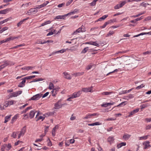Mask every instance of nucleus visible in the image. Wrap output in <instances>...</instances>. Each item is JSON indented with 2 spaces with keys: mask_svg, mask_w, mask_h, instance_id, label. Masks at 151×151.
Masks as SVG:
<instances>
[{
  "mask_svg": "<svg viewBox=\"0 0 151 151\" xmlns=\"http://www.w3.org/2000/svg\"><path fill=\"white\" fill-rule=\"evenodd\" d=\"M33 68V67L32 66H27L22 68V69L24 70H28L29 69H32Z\"/></svg>",
  "mask_w": 151,
  "mask_h": 151,
  "instance_id": "393cba45",
  "label": "nucleus"
},
{
  "mask_svg": "<svg viewBox=\"0 0 151 151\" xmlns=\"http://www.w3.org/2000/svg\"><path fill=\"white\" fill-rule=\"evenodd\" d=\"M126 145V143L125 142H122L118 144L117 145L118 148H121L123 146H124Z\"/></svg>",
  "mask_w": 151,
  "mask_h": 151,
  "instance_id": "412c9836",
  "label": "nucleus"
},
{
  "mask_svg": "<svg viewBox=\"0 0 151 151\" xmlns=\"http://www.w3.org/2000/svg\"><path fill=\"white\" fill-rule=\"evenodd\" d=\"M64 75V78H65L70 80L71 79V77H70V74L66 72H64L63 73Z\"/></svg>",
  "mask_w": 151,
  "mask_h": 151,
  "instance_id": "f8f14e48",
  "label": "nucleus"
},
{
  "mask_svg": "<svg viewBox=\"0 0 151 151\" xmlns=\"http://www.w3.org/2000/svg\"><path fill=\"white\" fill-rule=\"evenodd\" d=\"M151 129V124L146 126L145 127V129L147 130Z\"/></svg>",
  "mask_w": 151,
  "mask_h": 151,
  "instance_id": "4d7b16f0",
  "label": "nucleus"
},
{
  "mask_svg": "<svg viewBox=\"0 0 151 151\" xmlns=\"http://www.w3.org/2000/svg\"><path fill=\"white\" fill-rule=\"evenodd\" d=\"M10 62V61L8 60H4V63L0 65L2 69L4 68L6 66L8 65L9 64V63Z\"/></svg>",
  "mask_w": 151,
  "mask_h": 151,
  "instance_id": "0eeeda50",
  "label": "nucleus"
},
{
  "mask_svg": "<svg viewBox=\"0 0 151 151\" xmlns=\"http://www.w3.org/2000/svg\"><path fill=\"white\" fill-rule=\"evenodd\" d=\"M120 8H121V7L119 4H117L114 7V8L115 9H118Z\"/></svg>",
  "mask_w": 151,
  "mask_h": 151,
  "instance_id": "3c124183",
  "label": "nucleus"
},
{
  "mask_svg": "<svg viewBox=\"0 0 151 151\" xmlns=\"http://www.w3.org/2000/svg\"><path fill=\"white\" fill-rule=\"evenodd\" d=\"M81 93V91H79L77 92H75L73 93V95L71 96V98L73 99L76 98L79 96Z\"/></svg>",
  "mask_w": 151,
  "mask_h": 151,
  "instance_id": "39448f33",
  "label": "nucleus"
},
{
  "mask_svg": "<svg viewBox=\"0 0 151 151\" xmlns=\"http://www.w3.org/2000/svg\"><path fill=\"white\" fill-rule=\"evenodd\" d=\"M124 67L128 70H130L134 68L135 67V66H134V64L133 63H127V62L126 63V65Z\"/></svg>",
  "mask_w": 151,
  "mask_h": 151,
  "instance_id": "f03ea898",
  "label": "nucleus"
},
{
  "mask_svg": "<svg viewBox=\"0 0 151 151\" xmlns=\"http://www.w3.org/2000/svg\"><path fill=\"white\" fill-rule=\"evenodd\" d=\"M49 3V2L48 1H47L45 2L43 4H41L40 5L37 6V7H36L35 8V9H40V8H41L45 6Z\"/></svg>",
  "mask_w": 151,
  "mask_h": 151,
  "instance_id": "1a4fd4ad",
  "label": "nucleus"
},
{
  "mask_svg": "<svg viewBox=\"0 0 151 151\" xmlns=\"http://www.w3.org/2000/svg\"><path fill=\"white\" fill-rule=\"evenodd\" d=\"M58 128V126L57 125L55 126L53 128L52 131L54 132V133H55L56 132V130Z\"/></svg>",
  "mask_w": 151,
  "mask_h": 151,
  "instance_id": "8fccbe9b",
  "label": "nucleus"
},
{
  "mask_svg": "<svg viewBox=\"0 0 151 151\" xmlns=\"http://www.w3.org/2000/svg\"><path fill=\"white\" fill-rule=\"evenodd\" d=\"M91 45L96 46L97 47H99V44L97 43V41L95 42H91Z\"/></svg>",
  "mask_w": 151,
  "mask_h": 151,
  "instance_id": "7c9ffc66",
  "label": "nucleus"
},
{
  "mask_svg": "<svg viewBox=\"0 0 151 151\" xmlns=\"http://www.w3.org/2000/svg\"><path fill=\"white\" fill-rule=\"evenodd\" d=\"M26 132V127H23L21 131L20 132V133L19 134L20 135H21L22 136H23L24 135L25 133Z\"/></svg>",
  "mask_w": 151,
  "mask_h": 151,
  "instance_id": "4be33fe9",
  "label": "nucleus"
},
{
  "mask_svg": "<svg viewBox=\"0 0 151 151\" xmlns=\"http://www.w3.org/2000/svg\"><path fill=\"white\" fill-rule=\"evenodd\" d=\"M37 9H35V8L34 9L31 8L29 10V11H30V12L35 14L37 12Z\"/></svg>",
  "mask_w": 151,
  "mask_h": 151,
  "instance_id": "bb28decb",
  "label": "nucleus"
},
{
  "mask_svg": "<svg viewBox=\"0 0 151 151\" xmlns=\"http://www.w3.org/2000/svg\"><path fill=\"white\" fill-rule=\"evenodd\" d=\"M108 103H107L106 104H104L103 103V104L101 105V106L102 107H106L109 106V104H108Z\"/></svg>",
  "mask_w": 151,
  "mask_h": 151,
  "instance_id": "6e6d98bb",
  "label": "nucleus"
},
{
  "mask_svg": "<svg viewBox=\"0 0 151 151\" xmlns=\"http://www.w3.org/2000/svg\"><path fill=\"white\" fill-rule=\"evenodd\" d=\"M108 22L109 23V24L112 22H116V19H111L109 21H108Z\"/></svg>",
  "mask_w": 151,
  "mask_h": 151,
  "instance_id": "ea45409f",
  "label": "nucleus"
},
{
  "mask_svg": "<svg viewBox=\"0 0 151 151\" xmlns=\"http://www.w3.org/2000/svg\"><path fill=\"white\" fill-rule=\"evenodd\" d=\"M59 102H57L55 104V109H59L62 106V104H58Z\"/></svg>",
  "mask_w": 151,
  "mask_h": 151,
  "instance_id": "b1692460",
  "label": "nucleus"
},
{
  "mask_svg": "<svg viewBox=\"0 0 151 151\" xmlns=\"http://www.w3.org/2000/svg\"><path fill=\"white\" fill-rule=\"evenodd\" d=\"M42 94H37L31 98L30 100H39L41 97Z\"/></svg>",
  "mask_w": 151,
  "mask_h": 151,
  "instance_id": "7ed1b4c3",
  "label": "nucleus"
},
{
  "mask_svg": "<svg viewBox=\"0 0 151 151\" xmlns=\"http://www.w3.org/2000/svg\"><path fill=\"white\" fill-rule=\"evenodd\" d=\"M109 24V23L108 22H106L102 26L100 27L101 28H104L106 27V26Z\"/></svg>",
  "mask_w": 151,
  "mask_h": 151,
  "instance_id": "37998d69",
  "label": "nucleus"
},
{
  "mask_svg": "<svg viewBox=\"0 0 151 151\" xmlns=\"http://www.w3.org/2000/svg\"><path fill=\"white\" fill-rule=\"evenodd\" d=\"M114 140L113 137H109L107 139L108 141L109 142H113Z\"/></svg>",
  "mask_w": 151,
  "mask_h": 151,
  "instance_id": "f704fd0d",
  "label": "nucleus"
},
{
  "mask_svg": "<svg viewBox=\"0 0 151 151\" xmlns=\"http://www.w3.org/2000/svg\"><path fill=\"white\" fill-rule=\"evenodd\" d=\"M134 97V94H129L127 96H125V99H131L133 98Z\"/></svg>",
  "mask_w": 151,
  "mask_h": 151,
  "instance_id": "cd10ccee",
  "label": "nucleus"
},
{
  "mask_svg": "<svg viewBox=\"0 0 151 151\" xmlns=\"http://www.w3.org/2000/svg\"><path fill=\"white\" fill-rule=\"evenodd\" d=\"M78 11V10L77 9H75L73 11L71 12L68 13V15H71L73 14H74L75 13H76Z\"/></svg>",
  "mask_w": 151,
  "mask_h": 151,
  "instance_id": "e433bc0d",
  "label": "nucleus"
},
{
  "mask_svg": "<svg viewBox=\"0 0 151 151\" xmlns=\"http://www.w3.org/2000/svg\"><path fill=\"white\" fill-rule=\"evenodd\" d=\"M48 88L50 90L54 89V85L52 83L50 82V83Z\"/></svg>",
  "mask_w": 151,
  "mask_h": 151,
  "instance_id": "c756f323",
  "label": "nucleus"
},
{
  "mask_svg": "<svg viewBox=\"0 0 151 151\" xmlns=\"http://www.w3.org/2000/svg\"><path fill=\"white\" fill-rule=\"evenodd\" d=\"M146 34H149L150 35H151V31L150 32H148L142 33H141L140 34H139L138 35L134 36L133 37H138L140 35H146Z\"/></svg>",
  "mask_w": 151,
  "mask_h": 151,
  "instance_id": "4468645a",
  "label": "nucleus"
},
{
  "mask_svg": "<svg viewBox=\"0 0 151 151\" xmlns=\"http://www.w3.org/2000/svg\"><path fill=\"white\" fill-rule=\"evenodd\" d=\"M98 50H96V49H94L93 48V49H89V52H94V51H96Z\"/></svg>",
  "mask_w": 151,
  "mask_h": 151,
  "instance_id": "680f3d73",
  "label": "nucleus"
},
{
  "mask_svg": "<svg viewBox=\"0 0 151 151\" xmlns=\"http://www.w3.org/2000/svg\"><path fill=\"white\" fill-rule=\"evenodd\" d=\"M28 105V104L26 103L24 105L22 106L19 107V109H22L23 108H24L25 106H27Z\"/></svg>",
  "mask_w": 151,
  "mask_h": 151,
  "instance_id": "e2e57ef3",
  "label": "nucleus"
},
{
  "mask_svg": "<svg viewBox=\"0 0 151 151\" xmlns=\"http://www.w3.org/2000/svg\"><path fill=\"white\" fill-rule=\"evenodd\" d=\"M88 48H89L88 47H85L81 52V53L83 54L86 53L87 51L89 50Z\"/></svg>",
  "mask_w": 151,
  "mask_h": 151,
  "instance_id": "c85d7f7f",
  "label": "nucleus"
},
{
  "mask_svg": "<svg viewBox=\"0 0 151 151\" xmlns=\"http://www.w3.org/2000/svg\"><path fill=\"white\" fill-rule=\"evenodd\" d=\"M22 92V91H20L13 92V95H14L13 96H14V97H16L21 94Z\"/></svg>",
  "mask_w": 151,
  "mask_h": 151,
  "instance_id": "f3484780",
  "label": "nucleus"
},
{
  "mask_svg": "<svg viewBox=\"0 0 151 151\" xmlns=\"http://www.w3.org/2000/svg\"><path fill=\"white\" fill-rule=\"evenodd\" d=\"M151 20V16H149L148 17H147L146 19H145L144 20L145 21H147L148 20Z\"/></svg>",
  "mask_w": 151,
  "mask_h": 151,
  "instance_id": "774afa93",
  "label": "nucleus"
},
{
  "mask_svg": "<svg viewBox=\"0 0 151 151\" xmlns=\"http://www.w3.org/2000/svg\"><path fill=\"white\" fill-rule=\"evenodd\" d=\"M35 112L36 111L35 110H34L33 111L32 110L30 111L29 113V117L30 119H32L34 117Z\"/></svg>",
  "mask_w": 151,
  "mask_h": 151,
  "instance_id": "a211bd4d",
  "label": "nucleus"
},
{
  "mask_svg": "<svg viewBox=\"0 0 151 151\" xmlns=\"http://www.w3.org/2000/svg\"><path fill=\"white\" fill-rule=\"evenodd\" d=\"M150 142L149 141H147L144 142L143 143V145L144 146L143 149H146L148 147H151V146L150 145Z\"/></svg>",
  "mask_w": 151,
  "mask_h": 151,
  "instance_id": "423d86ee",
  "label": "nucleus"
},
{
  "mask_svg": "<svg viewBox=\"0 0 151 151\" xmlns=\"http://www.w3.org/2000/svg\"><path fill=\"white\" fill-rule=\"evenodd\" d=\"M10 9L7 8L3 10L0 11V14H6L7 12L10 10Z\"/></svg>",
  "mask_w": 151,
  "mask_h": 151,
  "instance_id": "dca6fc26",
  "label": "nucleus"
},
{
  "mask_svg": "<svg viewBox=\"0 0 151 151\" xmlns=\"http://www.w3.org/2000/svg\"><path fill=\"white\" fill-rule=\"evenodd\" d=\"M114 33L113 31H110L107 34L106 37L110 36Z\"/></svg>",
  "mask_w": 151,
  "mask_h": 151,
  "instance_id": "58836bf2",
  "label": "nucleus"
},
{
  "mask_svg": "<svg viewBox=\"0 0 151 151\" xmlns=\"http://www.w3.org/2000/svg\"><path fill=\"white\" fill-rule=\"evenodd\" d=\"M145 86L144 85V84H142L141 85H139L135 89L137 90H138L141 88H142L143 87H144Z\"/></svg>",
  "mask_w": 151,
  "mask_h": 151,
  "instance_id": "c9c22d12",
  "label": "nucleus"
},
{
  "mask_svg": "<svg viewBox=\"0 0 151 151\" xmlns=\"http://www.w3.org/2000/svg\"><path fill=\"white\" fill-rule=\"evenodd\" d=\"M143 53L144 55L151 54V51H147L143 52Z\"/></svg>",
  "mask_w": 151,
  "mask_h": 151,
  "instance_id": "0e129e2a",
  "label": "nucleus"
},
{
  "mask_svg": "<svg viewBox=\"0 0 151 151\" xmlns=\"http://www.w3.org/2000/svg\"><path fill=\"white\" fill-rule=\"evenodd\" d=\"M118 71V69H116L114 70L113 71L110 72L109 73H107L106 75V76H107L108 75H109V74H111V73H115V72H117Z\"/></svg>",
  "mask_w": 151,
  "mask_h": 151,
  "instance_id": "c03bdc74",
  "label": "nucleus"
},
{
  "mask_svg": "<svg viewBox=\"0 0 151 151\" xmlns=\"http://www.w3.org/2000/svg\"><path fill=\"white\" fill-rule=\"evenodd\" d=\"M149 136V135H148L145 136L140 137H139V140H140L146 139Z\"/></svg>",
  "mask_w": 151,
  "mask_h": 151,
  "instance_id": "473e14b6",
  "label": "nucleus"
},
{
  "mask_svg": "<svg viewBox=\"0 0 151 151\" xmlns=\"http://www.w3.org/2000/svg\"><path fill=\"white\" fill-rule=\"evenodd\" d=\"M85 27L83 25L77 29L73 33V35H76L77 33H80L81 32H83L86 31Z\"/></svg>",
  "mask_w": 151,
  "mask_h": 151,
  "instance_id": "f257e3e1",
  "label": "nucleus"
},
{
  "mask_svg": "<svg viewBox=\"0 0 151 151\" xmlns=\"http://www.w3.org/2000/svg\"><path fill=\"white\" fill-rule=\"evenodd\" d=\"M18 114H17L16 115H15L14 117L12 119L11 122V123L13 124L14 122L16 121L18 117Z\"/></svg>",
  "mask_w": 151,
  "mask_h": 151,
  "instance_id": "6ab92c4d",
  "label": "nucleus"
},
{
  "mask_svg": "<svg viewBox=\"0 0 151 151\" xmlns=\"http://www.w3.org/2000/svg\"><path fill=\"white\" fill-rule=\"evenodd\" d=\"M6 144H4L2 146L1 148V151H4L5 148L6 147Z\"/></svg>",
  "mask_w": 151,
  "mask_h": 151,
  "instance_id": "09e8293b",
  "label": "nucleus"
},
{
  "mask_svg": "<svg viewBox=\"0 0 151 151\" xmlns=\"http://www.w3.org/2000/svg\"><path fill=\"white\" fill-rule=\"evenodd\" d=\"M14 101L12 100L11 101H7L6 102H7V103H8V104H9V105H12L14 103Z\"/></svg>",
  "mask_w": 151,
  "mask_h": 151,
  "instance_id": "5fc2aeb1",
  "label": "nucleus"
},
{
  "mask_svg": "<svg viewBox=\"0 0 151 151\" xmlns=\"http://www.w3.org/2000/svg\"><path fill=\"white\" fill-rule=\"evenodd\" d=\"M18 132H14L12 134V137H13L14 138H15L16 137L17 134Z\"/></svg>",
  "mask_w": 151,
  "mask_h": 151,
  "instance_id": "79ce46f5",
  "label": "nucleus"
},
{
  "mask_svg": "<svg viewBox=\"0 0 151 151\" xmlns=\"http://www.w3.org/2000/svg\"><path fill=\"white\" fill-rule=\"evenodd\" d=\"M49 126H45V134H46V133L48 132V128Z\"/></svg>",
  "mask_w": 151,
  "mask_h": 151,
  "instance_id": "864d4df0",
  "label": "nucleus"
},
{
  "mask_svg": "<svg viewBox=\"0 0 151 151\" xmlns=\"http://www.w3.org/2000/svg\"><path fill=\"white\" fill-rule=\"evenodd\" d=\"M8 28L7 27H3L2 29L0 30V34L2 33L4 31L7 30Z\"/></svg>",
  "mask_w": 151,
  "mask_h": 151,
  "instance_id": "4c0bfd02",
  "label": "nucleus"
},
{
  "mask_svg": "<svg viewBox=\"0 0 151 151\" xmlns=\"http://www.w3.org/2000/svg\"><path fill=\"white\" fill-rule=\"evenodd\" d=\"M72 0H70L69 1L67 2L66 4V6H69L72 2Z\"/></svg>",
  "mask_w": 151,
  "mask_h": 151,
  "instance_id": "338daca9",
  "label": "nucleus"
},
{
  "mask_svg": "<svg viewBox=\"0 0 151 151\" xmlns=\"http://www.w3.org/2000/svg\"><path fill=\"white\" fill-rule=\"evenodd\" d=\"M91 115H90V114H88L87 115H86V116L84 117L83 119H87L89 118H91Z\"/></svg>",
  "mask_w": 151,
  "mask_h": 151,
  "instance_id": "13d9d810",
  "label": "nucleus"
},
{
  "mask_svg": "<svg viewBox=\"0 0 151 151\" xmlns=\"http://www.w3.org/2000/svg\"><path fill=\"white\" fill-rule=\"evenodd\" d=\"M93 87L91 86V87L88 88H84L82 89V90L80 91H83L84 92L87 93L88 92H91L92 90Z\"/></svg>",
  "mask_w": 151,
  "mask_h": 151,
  "instance_id": "20e7f679",
  "label": "nucleus"
},
{
  "mask_svg": "<svg viewBox=\"0 0 151 151\" xmlns=\"http://www.w3.org/2000/svg\"><path fill=\"white\" fill-rule=\"evenodd\" d=\"M93 65L91 64L88 65L86 68V69L88 70L90 69L92 67Z\"/></svg>",
  "mask_w": 151,
  "mask_h": 151,
  "instance_id": "a19ab883",
  "label": "nucleus"
},
{
  "mask_svg": "<svg viewBox=\"0 0 151 151\" xmlns=\"http://www.w3.org/2000/svg\"><path fill=\"white\" fill-rule=\"evenodd\" d=\"M66 50H67L66 49H63L61 50H58V51H56L55 52H52V54L51 55H50L49 56H50L52 55L56 54V53H63L65 52L66 51Z\"/></svg>",
  "mask_w": 151,
  "mask_h": 151,
  "instance_id": "6e6552de",
  "label": "nucleus"
},
{
  "mask_svg": "<svg viewBox=\"0 0 151 151\" xmlns=\"http://www.w3.org/2000/svg\"><path fill=\"white\" fill-rule=\"evenodd\" d=\"M139 110V109L137 108L135 109L132 111L129 112V115L128 116L129 117H130L132 115L134 114H135L137 113Z\"/></svg>",
  "mask_w": 151,
  "mask_h": 151,
  "instance_id": "9d476101",
  "label": "nucleus"
},
{
  "mask_svg": "<svg viewBox=\"0 0 151 151\" xmlns=\"http://www.w3.org/2000/svg\"><path fill=\"white\" fill-rule=\"evenodd\" d=\"M43 80V79L42 78H38V79H35L34 80L30 81L29 82V83H32V82H37V81H42Z\"/></svg>",
  "mask_w": 151,
  "mask_h": 151,
  "instance_id": "2f4dec72",
  "label": "nucleus"
},
{
  "mask_svg": "<svg viewBox=\"0 0 151 151\" xmlns=\"http://www.w3.org/2000/svg\"><path fill=\"white\" fill-rule=\"evenodd\" d=\"M141 5H142L144 6V7H146V6H147V5H149V4H148V3H144V2H142L141 4Z\"/></svg>",
  "mask_w": 151,
  "mask_h": 151,
  "instance_id": "bf43d9fd",
  "label": "nucleus"
},
{
  "mask_svg": "<svg viewBox=\"0 0 151 151\" xmlns=\"http://www.w3.org/2000/svg\"><path fill=\"white\" fill-rule=\"evenodd\" d=\"M49 94V92H47L45 93L44 95H43L42 96V98H45L48 96V94Z\"/></svg>",
  "mask_w": 151,
  "mask_h": 151,
  "instance_id": "69168bd1",
  "label": "nucleus"
},
{
  "mask_svg": "<svg viewBox=\"0 0 151 151\" xmlns=\"http://www.w3.org/2000/svg\"><path fill=\"white\" fill-rule=\"evenodd\" d=\"M47 141H48L49 142H48V145L49 146H51L52 145V143L51 142V141H50V139L49 138H48L47 140Z\"/></svg>",
  "mask_w": 151,
  "mask_h": 151,
  "instance_id": "603ef678",
  "label": "nucleus"
},
{
  "mask_svg": "<svg viewBox=\"0 0 151 151\" xmlns=\"http://www.w3.org/2000/svg\"><path fill=\"white\" fill-rule=\"evenodd\" d=\"M126 3V1H123L121 3H120L119 4L120 6V7H122Z\"/></svg>",
  "mask_w": 151,
  "mask_h": 151,
  "instance_id": "49530a36",
  "label": "nucleus"
},
{
  "mask_svg": "<svg viewBox=\"0 0 151 151\" xmlns=\"http://www.w3.org/2000/svg\"><path fill=\"white\" fill-rule=\"evenodd\" d=\"M11 116V115H10L9 116H6L5 117V121L4 122V123H6L7 122H8L9 120L10 119Z\"/></svg>",
  "mask_w": 151,
  "mask_h": 151,
  "instance_id": "a878e982",
  "label": "nucleus"
},
{
  "mask_svg": "<svg viewBox=\"0 0 151 151\" xmlns=\"http://www.w3.org/2000/svg\"><path fill=\"white\" fill-rule=\"evenodd\" d=\"M11 18H8L4 20H3L2 21V22H3V24L5 22H7L9 20H10V19H11Z\"/></svg>",
  "mask_w": 151,
  "mask_h": 151,
  "instance_id": "052dcab7",
  "label": "nucleus"
},
{
  "mask_svg": "<svg viewBox=\"0 0 151 151\" xmlns=\"http://www.w3.org/2000/svg\"><path fill=\"white\" fill-rule=\"evenodd\" d=\"M45 117L42 116H40L36 120L37 121L39 120L42 119V121H43V120L45 119Z\"/></svg>",
  "mask_w": 151,
  "mask_h": 151,
  "instance_id": "de8ad7c7",
  "label": "nucleus"
},
{
  "mask_svg": "<svg viewBox=\"0 0 151 151\" xmlns=\"http://www.w3.org/2000/svg\"><path fill=\"white\" fill-rule=\"evenodd\" d=\"M28 18H29L27 17V18L25 19H24L21 20V21H20L19 22V23H17V27H20L21 26V25L23 23V22H24V21H25L26 20H27Z\"/></svg>",
  "mask_w": 151,
  "mask_h": 151,
  "instance_id": "aec40b11",
  "label": "nucleus"
},
{
  "mask_svg": "<svg viewBox=\"0 0 151 151\" xmlns=\"http://www.w3.org/2000/svg\"><path fill=\"white\" fill-rule=\"evenodd\" d=\"M126 101L123 102L121 103L120 104L118 105H117L116 106L118 107V106H124L125 105H126Z\"/></svg>",
  "mask_w": 151,
  "mask_h": 151,
  "instance_id": "72a5a7b5",
  "label": "nucleus"
},
{
  "mask_svg": "<svg viewBox=\"0 0 151 151\" xmlns=\"http://www.w3.org/2000/svg\"><path fill=\"white\" fill-rule=\"evenodd\" d=\"M131 135L127 134H124L123 137V138L125 140H127L130 137Z\"/></svg>",
  "mask_w": 151,
  "mask_h": 151,
  "instance_id": "2eb2a0df",
  "label": "nucleus"
},
{
  "mask_svg": "<svg viewBox=\"0 0 151 151\" xmlns=\"http://www.w3.org/2000/svg\"><path fill=\"white\" fill-rule=\"evenodd\" d=\"M111 93V92H103L102 94L103 95H108Z\"/></svg>",
  "mask_w": 151,
  "mask_h": 151,
  "instance_id": "a18cd8bd",
  "label": "nucleus"
},
{
  "mask_svg": "<svg viewBox=\"0 0 151 151\" xmlns=\"http://www.w3.org/2000/svg\"><path fill=\"white\" fill-rule=\"evenodd\" d=\"M19 37H12L10 36L9 38L6 39V42L10 41L11 40H14L18 39Z\"/></svg>",
  "mask_w": 151,
  "mask_h": 151,
  "instance_id": "ddd939ff",
  "label": "nucleus"
},
{
  "mask_svg": "<svg viewBox=\"0 0 151 151\" xmlns=\"http://www.w3.org/2000/svg\"><path fill=\"white\" fill-rule=\"evenodd\" d=\"M108 17V15H104L102 17H100L99 19L97 20V22H98L99 21H101L102 20H104L106 18Z\"/></svg>",
  "mask_w": 151,
  "mask_h": 151,
  "instance_id": "5701e85b",
  "label": "nucleus"
},
{
  "mask_svg": "<svg viewBox=\"0 0 151 151\" xmlns=\"http://www.w3.org/2000/svg\"><path fill=\"white\" fill-rule=\"evenodd\" d=\"M21 80H22V81L18 85V87H22L25 86V83L26 82V80L24 79V78H22Z\"/></svg>",
  "mask_w": 151,
  "mask_h": 151,
  "instance_id": "9b49d317",
  "label": "nucleus"
}]
</instances>
